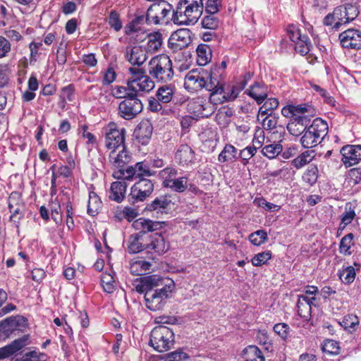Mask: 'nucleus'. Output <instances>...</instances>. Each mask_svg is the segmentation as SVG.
I'll list each match as a JSON object with an SVG mask.
<instances>
[{"mask_svg":"<svg viewBox=\"0 0 361 361\" xmlns=\"http://www.w3.org/2000/svg\"><path fill=\"white\" fill-rule=\"evenodd\" d=\"M203 13V0H179L171 20L176 25L195 24Z\"/></svg>","mask_w":361,"mask_h":361,"instance_id":"2","label":"nucleus"},{"mask_svg":"<svg viewBox=\"0 0 361 361\" xmlns=\"http://www.w3.org/2000/svg\"><path fill=\"white\" fill-rule=\"evenodd\" d=\"M247 93L257 104H262L268 97L269 90L264 83L255 82L247 90Z\"/></svg>","mask_w":361,"mask_h":361,"instance_id":"26","label":"nucleus"},{"mask_svg":"<svg viewBox=\"0 0 361 361\" xmlns=\"http://www.w3.org/2000/svg\"><path fill=\"white\" fill-rule=\"evenodd\" d=\"M175 159L180 165L191 164L195 161L194 151L188 145H181L177 149Z\"/></svg>","mask_w":361,"mask_h":361,"instance_id":"29","label":"nucleus"},{"mask_svg":"<svg viewBox=\"0 0 361 361\" xmlns=\"http://www.w3.org/2000/svg\"><path fill=\"white\" fill-rule=\"evenodd\" d=\"M130 76L128 79V90L130 93H135L137 96L139 92H149L152 90L155 84L150 75H146L142 68L130 67L128 69Z\"/></svg>","mask_w":361,"mask_h":361,"instance_id":"7","label":"nucleus"},{"mask_svg":"<svg viewBox=\"0 0 361 361\" xmlns=\"http://www.w3.org/2000/svg\"><path fill=\"white\" fill-rule=\"evenodd\" d=\"M102 207V201L97 194L90 192L87 204V213L91 216H95Z\"/></svg>","mask_w":361,"mask_h":361,"instance_id":"40","label":"nucleus"},{"mask_svg":"<svg viewBox=\"0 0 361 361\" xmlns=\"http://www.w3.org/2000/svg\"><path fill=\"white\" fill-rule=\"evenodd\" d=\"M165 188H169L175 192H183L187 188V178L181 177L179 178H174L173 180H168Z\"/></svg>","mask_w":361,"mask_h":361,"instance_id":"43","label":"nucleus"},{"mask_svg":"<svg viewBox=\"0 0 361 361\" xmlns=\"http://www.w3.org/2000/svg\"><path fill=\"white\" fill-rule=\"evenodd\" d=\"M237 149L232 145L227 144L219 155L220 162H226L236 159Z\"/></svg>","mask_w":361,"mask_h":361,"instance_id":"42","label":"nucleus"},{"mask_svg":"<svg viewBox=\"0 0 361 361\" xmlns=\"http://www.w3.org/2000/svg\"><path fill=\"white\" fill-rule=\"evenodd\" d=\"M327 123L320 118L313 120L312 124L307 126L300 137V143L304 148H312L320 144L328 133Z\"/></svg>","mask_w":361,"mask_h":361,"instance_id":"4","label":"nucleus"},{"mask_svg":"<svg viewBox=\"0 0 361 361\" xmlns=\"http://www.w3.org/2000/svg\"><path fill=\"white\" fill-rule=\"evenodd\" d=\"M265 117L262 121V125L265 130H272L277 129V118L274 114L264 115ZM281 128V126H279Z\"/></svg>","mask_w":361,"mask_h":361,"instance_id":"52","label":"nucleus"},{"mask_svg":"<svg viewBox=\"0 0 361 361\" xmlns=\"http://www.w3.org/2000/svg\"><path fill=\"white\" fill-rule=\"evenodd\" d=\"M283 150L281 144L273 143L264 146L262 149V153L269 159H274L277 157Z\"/></svg>","mask_w":361,"mask_h":361,"instance_id":"44","label":"nucleus"},{"mask_svg":"<svg viewBox=\"0 0 361 361\" xmlns=\"http://www.w3.org/2000/svg\"><path fill=\"white\" fill-rule=\"evenodd\" d=\"M174 86L166 85L160 87L157 91V98L162 103H169L171 101L174 94Z\"/></svg>","mask_w":361,"mask_h":361,"instance_id":"38","label":"nucleus"},{"mask_svg":"<svg viewBox=\"0 0 361 361\" xmlns=\"http://www.w3.org/2000/svg\"><path fill=\"white\" fill-rule=\"evenodd\" d=\"M314 157V151L307 150L298 156L291 161L292 166L299 169L309 164Z\"/></svg>","mask_w":361,"mask_h":361,"instance_id":"36","label":"nucleus"},{"mask_svg":"<svg viewBox=\"0 0 361 361\" xmlns=\"http://www.w3.org/2000/svg\"><path fill=\"white\" fill-rule=\"evenodd\" d=\"M166 6L167 8L165 6V3L152 4L147 11V20L152 18L155 24L159 23L160 20L167 23L169 20L168 16L174 8H173L171 4H167Z\"/></svg>","mask_w":361,"mask_h":361,"instance_id":"16","label":"nucleus"},{"mask_svg":"<svg viewBox=\"0 0 361 361\" xmlns=\"http://www.w3.org/2000/svg\"><path fill=\"white\" fill-rule=\"evenodd\" d=\"M111 183L109 193V199L117 202H121L123 200L127 188V184L125 180L126 179H117Z\"/></svg>","mask_w":361,"mask_h":361,"instance_id":"31","label":"nucleus"},{"mask_svg":"<svg viewBox=\"0 0 361 361\" xmlns=\"http://www.w3.org/2000/svg\"><path fill=\"white\" fill-rule=\"evenodd\" d=\"M257 148L258 147L254 145V146H247L240 151V157L244 165L247 164L248 161L256 154Z\"/></svg>","mask_w":361,"mask_h":361,"instance_id":"55","label":"nucleus"},{"mask_svg":"<svg viewBox=\"0 0 361 361\" xmlns=\"http://www.w3.org/2000/svg\"><path fill=\"white\" fill-rule=\"evenodd\" d=\"M120 97L123 98L117 109V114L120 118L130 121L142 112L143 104L135 93L126 92L125 95Z\"/></svg>","mask_w":361,"mask_h":361,"instance_id":"8","label":"nucleus"},{"mask_svg":"<svg viewBox=\"0 0 361 361\" xmlns=\"http://www.w3.org/2000/svg\"><path fill=\"white\" fill-rule=\"evenodd\" d=\"M272 254L270 250L259 252L255 255L251 259L252 264L255 267H260L267 262L271 258Z\"/></svg>","mask_w":361,"mask_h":361,"instance_id":"51","label":"nucleus"},{"mask_svg":"<svg viewBox=\"0 0 361 361\" xmlns=\"http://www.w3.org/2000/svg\"><path fill=\"white\" fill-rule=\"evenodd\" d=\"M353 238L354 236L353 233H348L342 238L339 245V252L345 255H350L351 254L350 249L353 245Z\"/></svg>","mask_w":361,"mask_h":361,"instance_id":"48","label":"nucleus"},{"mask_svg":"<svg viewBox=\"0 0 361 361\" xmlns=\"http://www.w3.org/2000/svg\"><path fill=\"white\" fill-rule=\"evenodd\" d=\"M274 332L283 340L286 341L289 336L290 327L286 323H279L274 326Z\"/></svg>","mask_w":361,"mask_h":361,"instance_id":"58","label":"nucleus"},{"mask_svg":"<svg viewBox=\"0 0 361 361\" xmlns=\"http://www.w3.org/2000/svg\"><path fill=\"white\" fill-rule=\"evenodd\" d=\"M262 106L259 107L257 115V120L259 121L260 116L264 115L273 114L274 110H276L279 105V102L276 98L270 97L267 98L262 103Z\"/></svg>","mask_w":361,"mask_h":361,"instance_id":"34","label":"nucleus"},{"mask_svg":"<svg viewBox=\"0 0 361 361\" xmlns=\"http://www.w3.org/2000/svg\"><path fill=\"white\" fill-rule=\"evenodd\" d=\"M155 173L150 170L149 166L144 162H137L135 166H128L126 169L116 170L113 173V176L116 179H126L132 180L134 177L145 178L144 176H152Z\"/></svg>","mask_w":361,"mask_h":361,"instance_id":"12","label":"nucleus"},{"mask_svg":"<svg viewBox=\"0 0 361 361\" xmlns=\"http://www.w3.org/2000/svg\"><path fill=\"white\" fill-rule=\"evenodd\" d=\"M357 7L352 4H346L335 8L331 13H329L323 20L326 26H332L338 30L341 25L353 20L358 15Z\"/></svg>","mask_w":361,"mask_h":361,"instance_id":"3","label":"nucleus"},{"mask_svg":"<svg viewBox=\"0 0 361 361\" xmlns=\"http://www.w3.org/2000/svg\"><path fill=\"white\" fill-rule=\"evenodd\" d=\"M105 145L108 149H119L124 147L125 128H118L114 122H110L104 128Z\"/></svg>","mask_w":361,"mask_h":361,"instance_id":"11","label":"nucleus"},{"mask_svg":"<svg viewBox=\"0 0 361 361\" xmlns=\"http://www.w3.org/2000/svg\"><path fill=\"white\" fill-rule=\"evenodd\" d=\"M355 271L353 267L348 266L339 273V278L345 284L353 283L355 278Z\"/></svg>","mask_w":361,"mask_h":361,"instance_id":"50","label":"nucleus"},{"mask_svg":"<svg viewBox=\"0 0 361 361\" xmlns=\"http://www.w3.org/2000/svg\"><path fill=\"white\" fill-rule=\"evenodd\" d=\"M318 306L316 297H309L305 295H299L297 302L298 315L306 320L311 317L312 307Z\"/></svg>","mask_w":361,"mask_h":361,"instance_id":"19","label":"nucleus"},{"mask_svg":"<svg viewBox=\"0 0 361 361\" xmlns=\"http://www.w3.org/2000/svg\"><path fill=\"white\" fill-rule=\"evenodd\" d=\"M103 289L108 293H113L116 289V281L110 274H103L101 277Z\"/></svg>","mask_w":361,"mask_h":361,"instance_id":"47","label":"nucleus"},{"mask_svg":"<svg viewBox=\"0 0 361 361\" xmlns=\"http://www.w3.org/2000/svg\"><path fill=\"white\" fill-rule=\"evenodd\" d=\"M173 342V331L166 326H158L152 329L149 344L155 350L162 353L169 350Z\"/></svg>","mask_w":361,"mask_h":361,"instance_id":"9","label":"nucleus"},{"mask_svg":"<svg viewBox=\"0 0 361 361\" xmlns=\"http://www.w3.org/2000/svg\"><path fill=\"white\" fill-rule=\"evenodd\" d=\"M221 71L219 66H214L209 72L206 73L207 80L204 79V88L212 92L209 96V103L214 105L234 101L240 93V90L236 85L228 86L226 88H224L220 85Z\"/></svg>","mask_w":361,"mask_h":361,"instance_id":"1","label":"nucleus"},{"mask_svg":"<svg viewBox=\"0 0 361 361\" xmlns=\"http://www.w3.org/2000/svg\"><path fill=\"white\" fill-rule=\"evenodd\" d=\"M341 45L345 49H361V32L356 29H348L339 35Z\"/></svg>","mask_w":361,"mask_h":361,"instance_id":"18","label":"nucleus"},{"mask_svg":"<svg viewBox=\"0 0 361 361\" xmlns=\"http://www.w3.org/2000/svg\"><path fill=\"white\" fill-rule=\"evenodd\" d=\"M171 203V200L168 196L161 195L147 204L145 209L149 212L156 211L157 213H166V209H169Z\"/></svg>","mask_w":361,"mask_h":361,"instance_id":"32","label":"nucleus"},{"mask_svg":"<svg viewBox=\"0 0 361 361\" xmlns=\"http://www.w3.org/2000/svg\"><path fill=\"white\" fill-rule=\"evenodd\" d=\"M173 288V281H171L168 284H164L162 279V286L152 288L145 293L144 298L147 308L152 311L161 310Z\"/></svg>","mask_w":361,"mask_h":361,"instance_id":"6","label":"nucleus"},{"mask_svg":"<svg viewBox=\"0 0 361 361\" xmlns=\"http://www.w3.org/2000/svg\"><path fill=\"white\" fill-rule=\"evenodd\" d=\"M322 350L329 355H337L339 353L340 348L338 342L334 340H327L324 343Z\"/></svg>","mask_w":361,"mask_h":361,"instance_id":"59","label":"nucleus"},{"mask_svg":"<svg viewBox=\"0 0 361 361\" xmlns=\"http://www.w3.org/2000/svg\"><path fill=\"white\" fill-rule=\"evenodd\" d=\"M233 114L234 111L233 109L227 106H223L219 109L216 118L218 121L221 119L224 121H226L228 119H230L233 116Z\"/></svg>","mask_w":361,"mask_h":361,"instance_id":"63","label":"nucleus"},{"mask_svg":"<svg viewBox=\"0 0 361 361\" xmlns=\"http://www.w3.org/2000/svg\"><path fill=\"white\" fill-rule=\"evenodd\" d=\"M60 97L63 102H66V99L68 102H73L75 99V87L70 84L61 89Z\"/></svg>","mask_w":361,"mask_h":361,"instance_id":"56","label":"nucleus"},{"mask_svg":"<svg viewBox=\"0 0 361 361\" xmlns=\"http://www.w3.org/2000/svg\"><path fill=\"white\" fill-rule=\"evenodd\" d=\"M27 326V319L23 316H12L0 322V338L18 336Z\"/></svg>","mask_w":361,"mask_h":361,"instance_id":"10","label":"nucleus"},{"mask_svg":"<svg viewBox=\"0 0 361 361\" xmlns=\"http://www.w3.org/2000/svg\"><path fill=\"white\" fill-rule=\"evenodd\" d=\"M245 361H264L262 351L256 345H249L243 351Z\"/></svg>","mask_w":361,"mask_h":361,"instance_id":"35","label":"nucleus"},{"mask_svg":"<svg viewBox=\"0 0 361 361\" xmlns=\"http://www.w3.org/2000/svg\"><path fill=\"white\" fill-rule=\"evenodd\" d=\"M307 126H302L295 121H290L287 126L288 132L293 136H299L303 135Z\"/></svg>","mask_w":361,"mask_h":361,"instance_id":"60","label":"nucleus"},{"mask_svg":"<svg viewBox=\"0 0 361 361\" xmlns=\"http://www.w3.org/2000/svg\"><path fill=\"white\" fill-rule=\"evenodd\" d=\"M338 323L345 331L353 334L360 326V319L355 314H348Z\"/></svg>","mask_w":361,"mask_h":361,"instance_id":"33","label":"nucleus"},{"mask_svg":"<svg viewBox=\"0 0 361 361\" xmlns=\"http://www.w3.org/2000/svg\"><path fill=\"white\" fill-rule=\"evenodd\" d=\"M154 190V183L147 178H140L130 189L128 201L132 204L142 202L149 197Z\"/></svg>","mask_w":361,"mask_h":361,"instance_id":"13","label":"nucleus"},{"mask_svg":"<svg viewBox=\"0 0 361 361\" xmlns=\"http://www.w3.org/2000/svg\"><path fill=\"white\" fill-rule=\"evenodd\" d=\"M148 250V238L142 237V234H134L130 236L128 250L130 253H138Z\"/></svg>","mask_w":361,"mask_h":361,"instance_id":"28","label":"nucleus"},{"mask_svg":"<svg viewBox=\"0 0 361 361\" xmlns=\"http://www.w3.org/2000/svg\"><path fill=\"white\" fill-rule=\"evenodd\" d=\"M177 175V171L172 167H166L159 173V177L163 180L162 185L164 187L166 185L168 180H173Z\"/></svg>","mask_w":361,"mask_h":361,"instance_id":"53","label":"nucleus"},{"mask_svg":"<svg viewBox=\"0 0 361 361\" xmlns=\"http://www.w3.org/2000/svg\"><path fill=\"white\" fill-rule=\"evenodd\" d=\"M108 23L109 26L116 31H119L122 28L120 16L116 11H111L110 12Z\"/></svg>","mask_w":361,"mask_h":361,"instance_id":"57","label":"nucleus"},{"mask_svg":"<svg viewBox=\"0 0 361 361\" xmlns=\"http://www.w3.org/2000/svg\"><path fill=\"white\" fill-rule=\"evenodd\" d=\"M188 109L190 114L195 117L196 120L203 117V101L202 98L197 97L192 99L188 104Z\"/></svg>","mask_w":361,"mask_h":361,"instance_id":"37","label":"nucleus"},{"mask_svg":"<svg viewBox=\"0 0 361 361\" xmlns=\"http://www.w3.org/2000/svg\"><path fill=\"white\" fill-rule=\"evenodd\" d=\"M162 45V35L159 32L151 33L148 35L147 49L150 52L159 50Z\"/></svg>","mask_w":361,"mask_h":361,"instance_id":"39","label":"nucleus"},{"mask_svg":"<svg viewBox=\"0 0 361 361\" xmlns=\"http://www.w3.org/2000/svg\"><path fill=\"white\" fill-rule=\"evenodd\" d=\"M190 356L182 349H178L166 355L165 361H183L189 359Z\"/></svg>","mask_w":361,"mask_h":361,"instance_id":"54","label":"nucleus"},{"mask_svg":"<svg viewBox=\"0 0 361 361\" xmlns=\"http://www.w3.org/2000/svg\"><path fill=\"white\" fill-rule=\"evenodd\" d=\"M8 209L11 213L10 220L17 228L20 226V221L25 215V206L22 202L16 201L13 197H9Z\"/></svg>","mask_w":361,"mask_h":361,"instance_id":"25","label":"nucleus"},{"mask_svg":"<svg viewBox=\"0 0 361 361\" xmlns=\"http://www.w3.org/2000/svg\"><path fill=\"white\" fill-rule=\"evenodd\" d=\"M151 264L144 260L134 261L130 264V273L134 276H142L149 270Z\"/></svg>","mask_w":361,"mask_h":361,"instance_id":"41","label":"nucleus"},{"mask_svg":"<svg viewBox=\"0 0 361 361\" xmlns=\"http://www.w3.org/2000/svg\"><path fill=\"white\" fill-rule=\"evenodd\" d=\"M125 58L132 66L140 67L147 59V51L142 46L128 45L125 49Z\"/></svg>","mask_w":361,"mask_h":361,"instance_id":"17","label":"nucleus"},{"mask_svg":"<svg viewBox=\"0 0 361 361\" xmlns=\"http://www.w3.org/2000/svg\"><path fill=\"white\" fill-rule=\"evenodd\" d=\"M30 335L25 334L22 337L15 339L10 344L0 348V360H4L14 355L30 343Z\"/></svg>","mask_w":361,"mask_h":361,"instance_id":"20","label":"nucleus"},{"mask_svg":"<svg viewBox=\"0 0 361 361\" xmlns=\"http://www.w3.org/2000/svg\"><path fill=\"white\" fill-rule=\"evenodd\" d=\"M149 74L157 82L171 81L173 77V70L170 58L165 54L153 57L149 63Z\"/></svg>","mask_w":361,"mask_h":361,"instance_id":"5","label":"nucleus"},{"mask_svg":"<svg viewBox=\"0 0 361 361\" xmlns=\"http://www.w3.org/2000/svg\"><path fill=\"white\" fill-rule=\"evenodd\" d=\"M311 42L309 37L303 35L302 37L295 43V49L302 56L307 54L310 51Z\"/></svg>","mask_w":361,"mask_h":361,"instance_id":"45","label":"nucleus"},{"mask_svg":"<svg viewBox=\"0 0 361 361\" xmlns=\"http://www.w3.org/2000/svg\"><path fill=\"white\" fill-rule=\"evenodd\" d=\"M162 286V279L158 275L142 277L139 283L135 285V290L140 293H146L152 288Z\"/></svg>","mask_w":361,"mask_h":361,"instance_id":"27","label":"nucleus"},{"mask_svg":"<svg viewBox=\"0 0 361 361\" xmlns=\"http://www.w3.org/2000/svg\"><path fill=\"white\" fill-rule=\"evenodd\" d=\"M185 89L192 94L203 89V68L201 67L190 70L185 76Z\"/></svg>","mask_w":361,"mask_h":361,"instance_id":"14","label":"nucleus"},{"mask_svg":"<svg viewBox=\"0 0 361 361\" xmlns=\"http://www.w3.org/2000/svg\"><path fill=\"white\" fill-rule=\"evenodd\" d=\"M294 115L302 114V115H312L314 109L312 108L311 105L307 104H301L298 105H294Z\"/></svg>","mask_w":361,"mask_h":361,"instance_id":"61","label":"nucleus"},{"mask_svg":"<svg viewBox=\"0 0 361 361\" xmlns=\"http://www.w3.org/2000/svg\"><path fill=\"white\" fill-rule=\"evenodd\" d=\"M133 226L139 231L137 234H142V237H147L148 238L149 235H147V233L158 230L161 227V222L153 221L145 218H139L133 223Z\"/></svg>","mask_w":361,"mask_h":361,"instance_id":"22","label":"nucleus"},{"mask_svg":"<svg viewBox=\"0 0 361 361\" xmlns=\"http://www.w3.org/2000/svg\"><path fill=\"white\" fill-rule=\"evenodd\" d=\"M317 178L318 169L316 166H309L302 176V180L310 185H313L317 182Z\"/></svg>","mask_w":361,"mask_h":361,"instance_id":"49","label":"nucleus"},{"mask_svg":"<svg viewBox=\"0 0 361 361\" xmlns=\"http://www.w3.org/2000/svg\"><path fill=\"white\" fill-rule=\"evenodd\" d=\"M221 6V0H207L205 11L210 15L216 14L219 12Z\"/></svg>","mask_w":361,"mask_h":361,"instance_id":"62","label":"nucleus"},{"mask_svg":"<svg viewBox=\"0 0 361 361\" xmlns=\"http://www.w3.org/2000/svg\"><path fill=\"white\" fill-rule=\"evenodd\" d=\"M341 153L345 166L355 165L361 160V145H345L341 148Z\"/></svg>","mask_w":361,"mask_h":361,"instance_id":"21","label":"nucleus"},{"mask_svg":"<svg viewBox=\"0 0 361 361\" xmlns=\"http://www.w3.org/2000/svg\"><path fill=\"white\" fill-rule=\"evenodd\" d=\"M130 161V156L126 150L125 147L119 149H113L109 154V161L112 166L121 170Z\"/></svg>","mask_w":361,"mask_h":361,"instance_id":"24","label":"nucleus"},{"mask_svg":"<svg viewBox=\"0 0 361 361\" xmlns=\"http://www.w3.org/2000/svg\"><path fill=\"white\" fill-rule=\"evenodd\" d=\"M169 249L162 235L155 233L149 235L148 238V250H154L159 255H162Z\"/></svg>","mask_w":361,"mask_h":361,"instance_id":"30","label":"nucleus"},{"mask_svg":"<svg viewBox=\"0 0 361 361\" xmlns=\"http://www.w3.org/2000/svg\"><path fill=\"white\" fill-rule=\"evenodd\" d=\"M191 42L190 34L187 29H180L174 32L169 39V48L173 52L187 47Z\"/></svg>","mask_w":361,"mask_h":361,"instance_id":"15","label":"nucleus"},{"mask_svg":"<svg viewBox=\"0 0 361 361\" xmlns=\"http://www.w3.org/2000/svg\"><path fill=\"white\" fill-rule=\"evenodd\" d=\"M153 126L149 120L141 121L134 131V135L139 143L147 145L151 139Z\"/></svg>","mask_w":361,"mask_h":361,"instance_id":"23","label":"nucleus"},{"mask_svg":"<svg viewBox=\"0 0 361 361\" xmlns=\"http://www.w3.org/2000/svg\"><path fill=\"white\" fill-rule=\"evenodd\" d=\"M254 204L257 207L264 208L267 211H272L279 207L276 204L267 202L264 197H256Z\"/></svg>","mask_w":361,"mask_h":361,"instance_id":"64","label":"nucleus"},{"mask_svg":"<svg viewBox=\"0 0 361 361\" xmlns=\"http://www.w3.org/2000/svg\"><path fill=\"white\" fill-rule=\"evenodd\" d=\"M267 240V233L264 230H258L249 235V240L252 245L256 246L262 245Z\"/></svg>","mask_w":361,"mask_h":361,"instance_id":"46","label":"nucleus"}]
</instances>
